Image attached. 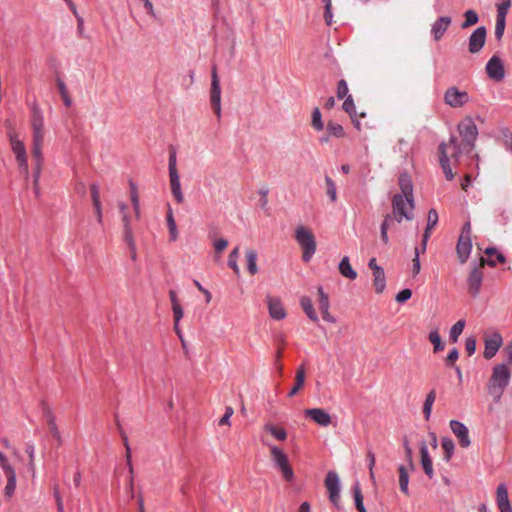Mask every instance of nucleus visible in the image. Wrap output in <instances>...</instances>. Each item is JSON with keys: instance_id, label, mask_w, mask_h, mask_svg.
<instances>
[{"instance_id": "obj_21", "label": "nucleus", "mask_w": 512, "mask_h": 512, "mask_svg": "<svg viewBox=\"0 0 512 512\" xmlns=\"http://www.w3.org/2000/svg\"><path fill=\"white\" fill-rule=\"evenodd\" d=\"M452 19L449 16L439 17L431 27V34L436 41H439L451 25Z\"/></svg>"}, {"instance_id": "obj_17", "label": "nucleus", "mask_w": 512, "mask_h": 512, "mask_svg": "<svg viewBox=\"0 0 512 512\" xmlns=\"http://www.w3.org/2000/svg\"><path fill=\"white\" fill-rule=\"evenodd\" d=\"M496 505L500 512H512L508 489L505 483H500L496 488Z\"/></svg>"}, {"instance_id": "obj_4", "label": "nucleus", "mask_w": 512, "mask_h": 512, "mask_svg": "<svg viewBox=\"0 0 512 512\" xmlns=\"http://www.w3.org/2000/svg\"><path fill=\"white\" fill-rule=\"evenodd\" d=\"M295 240L302 249V259L309 262L316 252L315 236L310 229L304 225H298L295 229Z\"/></svg>"}, {"instance_id": "obj_20", "label": "nucleus", "mask_w": 512, "mask_h": 512, "mask_svg": "<svg viewBox=\"0 0 512 512\" xmlns=\"http://www.w3.org/2000/svg\"><path fill=\"white\" fill-rule=\"evenodd\" d=\"M438 212L435 209H430L428 211L427 216V225L423 234L422 244H421V251L424 253L426 251L427 242L431 236L432 229L437 225L438 223Z\"/></svg>"}, {"instance_id": "obj_42", "label": "nucleus", "mask_w": 512, "mask_h": 512, "mask_svg": "<svg viewBox=\"0 0 512 512\" xmlns=\"http://www.w3.org/2000/svg\"><path fill=\"white\" fill-rule=\"evenodd\" d=\"M353 494H354V500H355V506L359 512H367L364 503H363V496L361 493V489L358 483H356L353 486Z\"/></svg>"}, {"instance_id": "obj_26", "label": "nucleus", "mask_w": 512, "mask_h": 512, "mask_svg": "<svg viewBox=\"0 0 512 512\" xmlns=\"http://www.w3.org/2000/svg\"><path fill=\"white\" fill-rule=\"evenodd\" d=\"M170 187L171 193L176 200L177 203L181 204L184 202V195L181 190L180 176L178 175H170Z\"/></svg>"}, {"instance_id": "obj_63", "label": "nucleus", "mask_w": 512, "mask_h": 512, "mask_svg": "<svg viewBox=\"0 0 512 512\" xmlns=\"http://www.w3.org/2000/svg\"><path fill=\"white\" fill-rule=\"evenodd\" d=\"M54 497H55V501H56V505H57V511L64 512L63 501H62V498L60 496L59 489L57 486L54 487Z\"/></svg>"}, {"instance_id": "obj_49", "label": "nucleus", "mask_w": 512, "mask_h": 512, "mask_svg": "<svg viewBox=\"0 0 512 512\" xmlns=\"http://www.w3.org/2000/svg\"><path fill=\"white\" fill-rule=\"evenodd\" d=\"M318 295H319V308H320L321 312H327V310H329V307H330V302H329V297L324 292L322 286L318 287Z\"/></svg>"}, {"instance_id": "obj_23", "label": "nucleus", "mask_w": 512, "mask_h": 512, "mask_svg": "<svg viewBox=\"0 0 512 512\" xmlns=\"http://www.w3.org/2000/svg\"><path fill=\"white\" fill-rule=\"evenodd\" d=\"M42 145H43V142H32V155L35 159L34 171H35L36 182H38L40 179L42 164H43Z\"/></svg>"}, {"instance_id": "obj_31", "label": "nucleus", "mask_w": 512, "mask_h": 512, "mask_svg": "<svg viewBox=\"0 0 512 512\" xmlns=\"http://www.w3.org/2000/svg\"><path fill=\"white\" fill-rule=\"evenodd\" d=\"M305 382V367L300 365L296 370L295 376V384L292 389L289 391L288 396L292 397L298 393V391L302 388Z\"/></svg>"}, {"instance_id": "obj_18", "label": "nucleus", "mask_w": 512, "mask_h": 512, "mask_svg": "<svg viewBox=\"0 0 512 512\" xmlns=\"http://www.w3.org/2000/svg\"><path fill=\"white\" fill-rule=\"evenodd\" d=\"M306 417L317 423L322 427H327L331 424L330 414L322 408H310L304 411Z\"/></svg>"}, {"instance_id": "obj_29", "label": "nucleus", "mask_w": 512, "mask_h": 512, "mask_svg": "<svg viewBox=\"0 0 512 512\" xmlns=\"http://www.w3.org/2000/svg\"><path fill=\"white\" fill-rule=\"evenodd\" d=\"M122 221H123V226H124V238H125V241L128 244V246L132 250L131 257L134 260L136 257L135 243H134V239H133L132 228L130 227V223H129V217L124 216Z\"/></svg>"}, {"instance_id": "obj_35", "label": "nucleus", "mask_w": 512, "mask_h": 512, "mask_svg": "<svg viewBox=\"0 0 512 512\" xmlns=\"http://www.w3.org/2000/svg\"><path fill=\"white\" fill-rule=\"evenodd\" d=\"M257 258L258 255L255 250L249 249L246 251L247 270L251 275H255L258 272Z\"/></svg>"}, {"instance_id": "obj_50", "label": "nucleus", "mask_w": 512, "mask_h": 512, "mask_svg": "<svg viewBox=\"0 0 512 512\" xmlns=\"http://www.w3.org/2000/svg\"><path fill=\"white\" fill-rule=\"evenodd\" d=\"M265 429L278 440L283 441L287 438V433L283 428H278L272 424H267Z\"/></svg>"}, {"instance_id": "obj_57", "label": "nucleus", "mask_w": 512, "mask_h": 512, "mask_svg": "<svg viewBox=\"0 0 512 512\" xmlns=\"http://www.w3.org/2000/svg\"><path fill=\"white\" fill-rule=\"evenodd\" d=\"M343 109L350 115L355 114V104L352 96H347L343 102Z\"/></svg>"}, {"instance_id": "obj_52", "label": "nucleus", "mask_w": 512, "mask_h": 512, "mask_svg": "<svg viewBox=\"0 0 512 512\" xmlns=\"http://www.w3.org/2000/svg\"><path fill=\"white\" fill-rule=\"evenodd\" d=\"M168 170H169V176L170 175H178L177 171V154L175 149H172L169 154L168 159Z\"/></svg>"}, {"instance_id": "obj_5", "label": "nucleus", "mask_w": 512, "mask_h": 512, "mask_svg": "<svg viewBox=\"0 0 512 512\" xmlns=\"http://www.w3.org/2000/svg\"><path fill=\"white\" fill-rule=\"evenodd\" d=\"M8 138L11 144V150L15 155L16 162L20 172L26 179L29 177L28 156L24 142L19 139L14 130L8 131Z\"/></svg>"}, {"instance_id": "obj_45", "label": "nucleus", "mask_w": 512, "mask_h": 512, "mask_svg": "<svg viewBox=\"0 0 512 512\" xmlns=\"http://www.w3.org/2000/svg\"><path fill=\"white\" fill-rule=\"evenodd\" d=\"M465 21L461 24L462 29L475 25L479 21V16L474 10H467L464 13Z\"/></svg>"}, {"instance_id": "obj_55", "label": "nucleus", "mask_w": 512, "mask_h": 512, "mask_svg": "<svg viewBox=\"0 0 512 512\" xmlns=\"http://www.w3.org/2000/svg\"><path fill=\"white\" fill-rule=\"evenodd\" d=\"M348 84L347 82L344 80V79H341L339 82H338V86H337V97L339 99H343V98H346L348 95Z\"/></svg>"}, {"instance_id": "obj_37", "label": "nucleus", "mask_w": 512, "mask_h": 512, "mask_svg": "<svg viewBox=\"0 0 512 512\" xmlns=\"http://www.w3.org/2000/svg\"><path fill=\"white\" fill-rule=\"evenodd\" d=\"M166 219H167V226L169 229L170 240L175 241L178 238V230H177V225H176V222H175V219L173 216V212H172V209L170 206L168 207Z\"/></svg>"}, {"instance_id": "obj_54", "label": "nucleus", "mask_w": 512, "mask_h": 512, "mask_svg": "<svg viewBox=\"0 0 512 512\" xmlns=\"http://www.w3.org/2000/svg\"><path fill=\"white\" fill-rule=\"evenodd\" d=\"M420 253H422L421 248L416 247L415 255H414V258L412 259V274L414 276L419 274V272L421 270V264H420V258H419Z\"/></svg>"}, {"instance_id": "obj_1", "label": "nucleus", "mask_w": 512, "mask_h": 512, "mask_svg": "<svg viewBox=\"0 0 512 512\" xmlns=\"http://www.w3.org/2000/svg\"><path fill=\"white\" fill-rule=\"evenodd\" d=\"M399 187L401 193L395 194L392 199L393 214L392 217L397 223L403 219L412 220L414 210L413 184L411 177L407 173L399 176Z\"/></svg>"}, {"instance_id": "obj_10", "label": "nucleus", "mask_w": 512, "mask_h": 512, "mask_svg": "<svg viewBox=\"0 0 512 512\" xmlns=\"http://www.w3.org/2000/svg\"><path fill=\"white\" fill-rule=\"evenodd\" d=\"M210 102L218 119L221 118V86L216 67L212 68Z\"/></svg>"}, {"instance_id": "obj_33", "label": "nucleus", "mask_w": 512, "mask_h": 512, "mask_svg": "<svg viewBox=\"0 0 512 512\" xmlns=\"http://www.w3.org/2000/svg\"><path fill=\"white\" fill-rule=\"evenodd\" d=\"M394 223V218L391 214L385 215L380 225V235L382 242L387 245L389 243L388 229Z\"/></svg>"}, {"instance_id": "obj_7", "label": "nucleus", "mask_w": 512, "mask_h": 512, "mask_svg": "<svg viewBox=\"0 0 512 512\" xmlns=\"http://www.w3.org/2000/svg\"><path fill=\"white\" fill-rule=\"evenodd\" d=\"M271 457L274 465L280 470L285 480L291 482L294 478V472L289 465L287 455L277 446H272Z\"/></svg>"}, {"instance_id": "obj_51", "label": "nucleus", "mask_w": 512, "mask_h": 512, "mask_svg": "<svg viewBox=\"0 0 512 512\" xmlns=\"http://www.w3.org/2000/svg\"><path fill=\"white\" fill-rule=\"evenodd\" d=\"M326 187H327V195L329 196L332 202L337 200V189L334 181L329 177H325Z\"/></svg>"}, {"instance_id": "obj_53", "label": "nucleus", "mask_w": 512, "mask_h": 512, "mask_svg": "<svg viewBox=\"0 0 512 512\" xmlns=\"http://www.w3.org/2000/svg\"><path fill=\"white\" fill-rule=\"evenodd\" d=\"M511 6V0H502L497 5V18L506 19L508 10Z\"/></svg>"}, {"instance_id": "obj_14", "label": "nucleus", "mask_w": 512, "mask_h": 512, "mask_svg": "<svg viewBox=\"0 0 512 512\" xmlns=\"http://www.w3.org/2000/svg\"><path fill=\"white\" fill-rule=\"evenodd\" d=\"M486 28L480 26L476 28L469 37L468 50L472 54H476L482 50L486 42Z\"/></svg>"}, {"instance_id": "obj_6", "label": "nucleus", "mask_w": 512, "mask_h": 512, "mask_svg": "<svg viewBox=\"0 0 512 512\" xmlns=\"http://www.w3.org/2000/svg\"><path fill=\"white\" fill-rule=\"evenodd\" d=\"M31 128H32V142H44V115L40 107L36 104L31 108Z\"/></svg>"}, {"instance_id": "obj_32", "label": "nucleus", "mask_w": 512, "mask_h": 512, "mask_svg": "<svg viewBox=\"0 0 512 512\" xmlns=\"http://www.w3.org/2000/svg\"><path fill=\"white\" fill-rule=\"evenodd\" d=\"M373 286L377 293H382L386 287V277L384 269H377L373 272Z\"/></svg>"}, {"instance_id": "obj_9", "label": "nucleus", "mask_w": 512, "mask_h": 512, "mask_svg": "<svg viewBox=\"0 0 512 512\" xmlns=\"http://www.w3.org/2000/svg\"><path fill=\"white\" fill-rule=\"evenodd\" d=\"M443 100L446 105L452 108H461L470 101V96L466 91L452 86L445 91Z\"/></svg>"}, {"instance_id": "obj_48", "label": "nucleus", "mask_w": 512, "mask_h": 512, "mask_svg": "<svg viewBox=\"0 0 512 512\" xmlns=\"http://www.w3.org/2000/svg\"><path fill=\"white\" fill-rule=\"evenodd\" d=\"M311 124L316 131H322L324 129V123L322 121V116L319 108H315L313 110Z\"/></svg>"}, {"instance_id": "obj_47", "label": "nucleus", "mask_w": 512, "mask_h": 512, "mask_svg": "<svg viewBox=\"0 0 512 512\" xmlns=\"http://www.w3.org/2000/svg\"><path fill=\"white\" fill-rule=\"evenodd\" d=\"M25 452L29 457L28 467L29 470L35 474V445L33 442L26 443Z\"/></svg>"}, {"instance_id": "obj_43", "label": "nucleus", "mask_w": 512, "mask_h": 512, "mask_svg": "<svg viewBox=\"0 0 512 512\" xmlns=\"http://www.w3.org/2000/svg\"><path fill=\"white\" fill-rule=\"evenodd\" d=\"M428 338H429V341L434 346V352H439L444 349V344L441 340L440 334L437 329L430 331Z\"/></svg>"}, {"instance_id": "obj_61", "label": "nucleus", "mask_w": 512, "mask_h": 512, "mask_svg": "<svg viewBox=\"0 0 512 512\" xmlns=\"http://www.w3.org/2000/svg\"><path fill=\"white\" fill-rule=\"evenodd\" d=\"M172 310H173L174 322H175V324H179V322L182 319L183 314H184L183 308L181 307V305H174V307H172Z\"/></svg>"}, {"instance_id": "obj_11", "label": "nucleus", "mask_w": 512, "mask_h": 512, "mask_svg": "<svg viewBox=\"0 0 512 512\" xmlns=\"http://www.w3.org/2000/svg\"><path fill=\"white\" fill-rule=\"evenodd\" d=\"M439 162L440 166L445 174L447 180L451 181L454 179V173L452 172L451 160L454 159L451 157V149L448 148L446 142H442L439 144Z\"/></svg>"}, {"instance_id": "obj_39", "label": "nucleus", "mask_w": 512, "mask_h": 512, "mask_svg": "<svg viewBox=\"0 0 512 512\" xmlns=\"http://www.w3.org/2000/svg\"><path fill=\"white\" fill-rule=\"evenodd\" d=\"M485 254L489 257L491 256H494V254H496V259H492V258H488L486 260V263L491 266V267H494L496 266L497 263H504L505 262V257L503 254L497 252L496 248L494 247H488L486 248L485 250Z\"/></svg>"}, {"instance_id": "obj_64", "label": "nucleus", "mask_w": 512, "mask_h": 512, "mask_svg": "<svg viewBox=\"0 0 512 512\" xmlns=\"http://www.w3.org/2000/svg\"><path fill=\"white\" fill-rule=\"evenodd\" d=\"M233 409L231 407H226L224 415L219 420V425L229 424V420L233 415Z\"/></svg>"}, {"instance_id": "obj_46", "label": "nucleus", "mask_w": 512, "mask_h": 512, "mask_svg": "<svg viewBox=\"0 0 512 512\" xmlns=\"http://www.w3.org/2000/svg\"><path fill=\"white\" fill-rule=\"evenodd\" d=\"M239 247H235L231 253L229 254L228 258V266L235 272V274H240V268L238 266L237 260L239 257Z\"/></svg>"}, {"instance_id": "obj_30", "label": "nucleus", "mask_w": 512, "mask_h": 512, "mask_svg": "<svg viewBox=\"0 0 512 512\" xmlns=\"http://www.w3.org/2000/svg\"><path fill=\"white\" fill-rule=\"evenodd\" d=\"M300 305H301L303 311L305 312V314L307 315V317L311 321L318 322V320H319L318 315L313 307L311 299L308 296H302L300 298Z\"/></svg>"}, {"instance_id": "obj_25", "label": "nucleus", "mask_w": 512, "mask_h": 512, "mask_svg": "<svg viewBox=\"0 0 512 512\" xmlns=\"http://www.w3.org/2000/svg\"><path fill=\"white\" fill-rule=\"evenodd\" d=\"M44 417L47 422L48 428L50 430V433L55 438V440L58 442V445H62L63 439L59 432L58 426L56 424V418L53 412L50 408H45L44 410Z\"/></svg>"}, {"instance_id": "obj_41", "label": "nucleus", "mask_w": 512, "mask_h": 512, "mask_svg": "<svg viewBox=\"0 0 512 512\" xmlns=\"http://www.w3.org/2000/svg\"><path fill=\"white\" fill-rule=\"evenodd\" d=\"M465 327V320H458L450 329L449 337L451 342L456 343Z\"/></svg>"}, {"instance_id": "obj_24", "label": "nucleus", "mask_w": 512, "mask_h": 512, "mask_svg": "<svg viewBox=\"0 0 512 512\" xmlns=\"http://www.w3.org/2000/svg\"><path fill=\"white\" fill-rule=\"evenodd\" d=\"M420 454H421V465L422 468L429 479L434 477V470L432 465V459L429 455L428 447L425 442H422L420 445Z\"/></svg>"}, {"instance_id": "obj_19", "label": "nucleus", "mask_w": 512, "mask_h": 512, "mask_svg": "<svg viewBox=\"0 0 512 512\" xmlns=\"http://www.w3.org/2000/svg\"><path fill=\"white\" fill-rule=\"evenodd\" d=\"M483 273L478 267H474L468 276V290L473 297H477L481 290Z\"/></svg>"}, {"instance_id": "obj_27", "label": "nucleus", "mask_w": 512, "mask_h": 512, "mask_svg": "<svg viewBox=\"0 0 512 512\" xmlns=\"http://www.w3.org/2000/svg\"><path fill=\"white\" fill-rule=\"evenodd\" d=\"M338 269L342 276L350 280H354L357 278V272L351 266L348 256H344L342 258V260L339 263Z\"/></svg>"}, {"instance_id": "obj_13", "label": "nucleus", "mask_w": 512, "mask_h": 512, "mask_svg": "<svg viewBox=\"0 0 512 512\" xmlns=\"http://www.w3.org/2000/svg\"><path fill=\"white\" fill-rule=\"evenodd\" d=\"M484 344H485L484 358L491 359L496 355V353L499 351L500 347L502 346L503 338L500 333L493 332V333L485 336Z\"/></svg>"}, {"instance_id": "obj_8", "label": "nucleus", "mask_w": 512, "mask_h": 512, "mask_svg": "<svg viewBox=\"0 0 512 512\" xmlns=\"http://www.w3.org/2000/svg\"><path fill=\"white\" fill-rule=\"evenodd\" d=\"M325 487L328 491L329 500L337 509L341 508L340 504V479L335 471H329L325 477Z\"/></svg>"}, {"instance_id": "obj_22", "label": "nucleus", "mask_w": 512, "mask_h": 512, "mask_svg": "<svg viewBox=\"0 0 512 512\" xmlns=\"http://www.w3.org/2000/svg\"><path fill=\"white\" fill-rule=\"evenodd\" d=\"M471 250H472L471 238L459 237L457 245H456V252H457V256H458L460 263L464 264L468 260L470 254H471Z\"/></svg>"}, {"instance_id": "obj_38", "label": "nucleus", "mask_w": 512, "mask_h": 512, "mask_svg": "<svg viewBox=\"0 0 512 512\" xmlns=\"http://www.w3.org/2000/svg\"><path fill=\"white\" fill-rule=\"evenodd\" d=\"M435 398H436V391L434 389H432L426 395V399H425L424 404H423V413H424V416H425L426 420L430 419L431 412H432V406H433V404L435 402Z\"/></svg>"}, {"instance_id": "obj_58", "label": "nucleus", "mask_w": 512, "mask_h": 512, "mask_svg": "<svg viewBox=\"0 0 512 512\" xmlns=\"http://www.w3.org/2000/svg\"><path fill=\"white\" fill-rule=\"evenodd\" d=\"M465 350L469 356L473 355L476 351V339L468 337L465 341Z\"/></svg>"}, {"instance_id": "obj_36", "label": "nucleus", "mask_w": 512, "mask_h": 512, "mask_svg": "<svg viewBox=\"0 0 512 512\" xmlns=\"http://www.w3.org/2000/svg\"><path fill=\"white\" fill-rule=\"evenodd\" d=\"M441 446L444 450V460L449 462L454 454L455 444L453 440L449 437H442Z\"/></svg>"}, {"instance_id": "obj_59", "label": "nucleus", "mask_w": 512, "mask_h": 512, "mask_svg": "<svg viewBox=\"0 0 512 512\" xmlns=\"http://www.w3.org/2000/svg\"><path fill=\"white\" fill-rule=\"evenodd\" d=\"M412 296V291L408 288L402 289L398 294L396 295V301L399 303H403L407 300H409Z\"/></svg>"}, {"instance_id": "obj_34", "label": "nucleus", "mask_w": 512, "mask_h": 512, "mask_svg": "<svg viewBox=\"0 0 512 512\" xmlns=\"http://www.w3.org/2000/svg\"><path fill=\"white\" fill-rule=\"evenodd\" d=\"M399 471V486L401 492H403L405 495H409V473L407 468L404 465H400L398 468Z\"/></svg>"}, {"instance_id": "obj_2", "label": "nucleus", "mask_w": 512, "mask_h": 512, "mask_svg": "<svg viewBox=\"0 0 512 512\" xmlns=\"http://www.w3.org/2000/svg\"><path fill=\"white\" fill-rule=\"evenodd\" d=\"M458 132L462 137L459 142L458 138L452 135L446 143L448 148L451 149V157L454 163H458L463 153H471L475 147V141L478 136L477 126L472 118H465L458 124Z\"/></svg>"}, {"instance_id": "obj_60", "label": "nucleus", "mask_w": 512, "mask_h": 512, "mask_svg": "<svg viewBox=\"0 0 512 512\" xmlns=\"http://www.w3.org/2000/svg\"><path fill=\"white\" fill-rule=\"evenodd\" d=\"M213 246L217 253H221L228 246V241L224 238H220V239L214 240Z\"/></svg>"}, {"instance_id": "obj_16", "label": "nucleus", "mask_w": 512, "mask_h": 512, "mask_svg": "<svg viewBox=\"0 0 512 512\" xmlns=\"http://www.w3.org/2000/svg\"><path fill=\"white\" fill-rule=\"evenodd\" d=\"M269 315L272 319L280 321L286 318V310L279 297L266 296Z\"/></svg>"}, {"instance_id": "obj_44", "label": "nucleus", "mask_w": 512, "mask_h": 512, "mask_svg": "<svg viewBox=\"0 0 512 512\" xmlns=\"http://www.w3.org/2000/svg\"><path fill=\"white\" fill-rule=\"evenodd\" d=\"M130 190H131L130 198H131L132 206L136 213V216L139 217V214H140L139 196H138V192H137V186L132 181H130Z\"/></svg>"}, {"instance_id": "obj_56", "label": "nucleus", "mask_w": 512, "mask_h": 512, "mask_svg": "<svg viewBox=\"0 0 512 512\" xmlns=\"http://www.w3.org/2000/svg\"><path fill=\"white\" fill-rule=\"evenodd\" d=\"M506 19L496 18L495 37L500 40L503 37Z\"/></svg>"}, {"instance_id": "obj_62", "label": "nucleus", "mask_w": 512, "mask_h": 512, "mask_svg": "<svg viewBox=\"0 0 512 512\" xmlns=\"http://www.w3.org/2000/svg\"><path fill=\"white\" fill-rule=\"evenodd\" d=\"M459 357V352L456 348H453L446 357V364L453 365Z\"/></svg>"}, {"instance_id": "obj_12", "label": "nucleus", "mask_w": 512, "mask_h": 512, "mask_svg": "<svg viewBox=\"0 0 512 512\" xmlns=\"http://www.w3.org/2000/svg\"><path fill=\"white\" fill-rule=\"evenodd\" d=\"M486 73L494 81H502L505 77V69L502 59L499 56H492L486 64Z\"/></svg>"}, {"instance_id": "obj_15", "label": "nucleus", "mask_w": 512, "mask_h": 512, "mask_svg": "<svg viewBox=\"0 0 512 512\" xmlns=\"http://www.w3.org/2000/svg\"><path fill=\"white\" fill-rule=\"evenodd\" d=\"M449 426L453 434L457 437L459 445L462 448H468L471 445V440L467 426L458 420H451Z\"/></svg>"}, {"instance_id": "obj_28", "label": "nucleus", "mask_w": 512, "mask_h": 512, "mask_svg": "<svg viewBox=\"0 0 512 512\" xmlns=\"http://www.w3.org/2000/svg\"><path fill=\"white\" fill-rule=\"evenodd\" d=\"M7 483L4 488V495L8 498L12 497L16 489V472L13 468L4 471Z\"/></svg>"}, {"instance_id": "obj_40", "label": "nucleus", "mask_w": 512, "mask_h": 512, "mask_svg": "<svg viewBox=\"0 0 512 512\" xmlns=\"http://www.w3.org/2000/svg\"><path fill=\"white\" fill-rule=\"evenodd\" d=\"M326 130L331 137L342 138L345 135L343 126L333 121L327 123Z\"/></svg>"}, {"instance_id": "obj_3", "label": "nucleus", "mask_w": 512, "mask_h": 512, "mask_svg": "<svg viewBox=\"0 0 512 512\" xmlns=\"http://www.w3.org/2000/svg\"><path fill=\"white\" fill-rule=\"evenodd\" d=\"M511 379L510 366L500 363L493 367L491 377L487 383V390L495 403H498L508 387Z\"/></svg>"}]
</instances>
